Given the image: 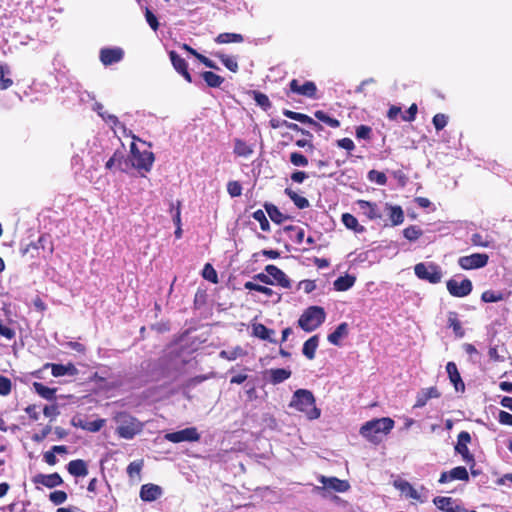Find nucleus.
Here are the masks:
<instances>
[{
    "label": "nucleus",
    "mask_w": 512,
    "mask_h": 512,
    "mask_svg": "<svg viewBox=\"0 0 512 512\" xmlns=\"http://www.w3.org/2000/svg\"><path fill=\"white\" fill-rule=\"evenodd\" d=\"M394 425V420L389 417L372 419L361 426L359 433L369 442L378 444L391 432Z\"/></svg>",
    "instance_id": "f257e3e1"
},
{
    "label": "nucleus",
    "mask_w": 512,
    "mask_h": 512,
    "mask_svg": "<svg viewBox=\"0 0 512 512\" xmlns=\"http://www.w3.org/2000/svg\"><path fill=\"white\" fill-rule=\"evenodd\" d=\"M289 406L298 412L303 413L307 419L316 420L320 417L321 411L316 406L313 393L307 389H298L294 392Z\"/></svg>",
    "instance_id": "f03ea898"
},
{
    "label": "nucleus",
    "mask_w": 512,
    "mask_h": 512,
    "mask_svg": "<svg viewBox=\"0 0 512 512\" xmlns=\"http://www.w3.org/2000/svg\"><path fill=\"white\" fill-rule=\"evenodd\" d=\"M326 319V313L320 306L308 307L300 316L298 325L306 332L316 330Z\"/></svg>",
    "instance_id": "7ed1b4c3"
},
{
    "label": "nucleus",
    "mask_w": 512,
    "mask_h": 512,
    "mask_svg": "<svg viewBox=\"0 0 512 512\" xmlns=\"http://www.w3.org/2000/svg\"><path fill=\"white\" fill-rule=\"evenodd\" d=\"M318 481L322 486H316L314 492L318 493L324 498L328 497L330 491L344 493L350 489V484L346 480H341L336 477L319 476Z\"/></svg>",
    "instance_id": "20e7f679"
},
{
    "label": "nucleus",
    "mask_w": 512,
    "mask_h": 512,
    "mask_svg": "<svg viewBox=\"0 0 512 512\" xmlns=\"http://www.w3.org/2000/svg\"><path fill=\"white\" fill-rule=\"evenodd\" d=\"M394 487L401 492L406 498H410L421 503L427 501L429 491L426 487L420 486L415 488L406 480H395L393 483Z\"/></svg>",
    "instance_id": "39448f33"
},
{
    "label": "nucleus",
    "mask_w": 512,
    "mask_h": 512,
    "mask_svg": "<svg viewBox=\"0 0 512 512\" xmlns=\"http://www.w3.org/2000/svg\"><path fill=\"white\" fill-rule=\"evenodd\" d=\"M414 272L419 279L432 284L439 283L443 277L441 268L434 263H418L414 267Z\"/></svg>",
    "instance_id": "423d86ee"
},
{
    "label": "nucleus",
    "mask_w": 512,
    "mask_h": 512,
    "mask_svg": "<svg viewBox=\"0 0 512 512\" xmlns=\"http://www.w3.org/2000/svg\"><path fill=\"white\" fill-rule=\"evenodd\" d=\"M131 154V162L135 168L139 170H144L146 172L151 170L154 162V155L151 151H139L136 148V145L133 143L131 145Z\"/></svg>",
    "instance_id": "0eeeda50"
},
{
    "label": "nucleus",
    "mask_w": 512,
    "mask_h": 512,
    "mask_svg": "<svg viewBox=\"0 0 512 512\" xmlns=\"http://www.w3.org/2000/svg\"><path fill=\"white\" fill-rule=\"evenodd\" d=\"M143 425L135 418L126 416L120 422L117 433L121 438L132 439L136 434L140 433Z\"/></svg>",
    "instance_id": "6e6552de"
},
{
    "label": "nucleus",
    "mask_w": 512,
    "mask_h": 512,
    "mask_svg": "<svg viewBox=\"0 0 512 512\" xmlns=\"http://www.w3.org/2000/svg\"><path fill=\"white\" fill-rule=\"evenodd\" d=\"M489 257L485 253H473L458 259L459 266L464 270L483 268L487 265Z\"/></svg>",
    "instance_id": "1a4fd4ad"
},
{
    "label": "nucleus",
    "mask_w": 512,
    "mask_h": 512,
    "mask_svg": "<svg viewBox=\"0 0 512 512\" xmlns=\"http://www.w3.org/2000/svg\"><path fill=\"white\" fill-rule=\"evenodd\" d=\"M164 438L172 443L196 442L200 439V434L195 427H189L180 431L167 433Z\"/></svg>",
    "instance_id": "9d476101"
},
{
    "label": "nucleus",
    "mask_w": 512,
    "mask_h": 512,
    "mask_svg": "<svg viewBox=\"0 0 512 512\" xmlns=\"http://www.w3.org/2000/svg\"><path fill=\"white\" fill-rule=\"evenodd\" d=\"M448 292L454 297H465L472 291V282L469 279H463L457 281L456 279H450L446 283Z\"/></svg>",
    "instance_id": "9b49d317"
},
{
    "label": "nucleus",
    "mask_w": 512,
    "mask_h": 512,
    "mask_svg": "<svg viewBox=\"0 0 512 512\" xmlns=\"http://www.w3.org/2000/svg\"><path fill=\"white\" fill-rule=\"evenodd\" d=\"M163 495V489L161 486L148 483L144 484L140 488L139 497L144 502H153L161 498Z\"/></svg>",
    "instance_id": "f8f14e48"
},
{
    "label": "nucleus",
    "mask_w": 512,
    "mask_h": 512,
    "mask_svg": "<svg viewBox=\"0 0 512 512\" xmlns=\"http://www.w3.org/2000/svg\"><path fill=\"white\" fill-rule=\"evenodd\" d=\"M32 482L38 487L39 485L45 486L47 488H55L60 486L63 483L62 477L58 473L52 474H36L32 478Z\"/></svg>",
    "instance_id": "ddd939ff"
},
{
    "label": "nucleus",
    "mask_w": 512,
    "mask_h": 512,
    "mask_svg": "<svg viewBox=\"0 0 512 512\" xmlns=\"http://www.w3.org/2000/svg\"><path fill=\"white\" fill-rule=\"evenodd\" d=\"M454 480L468 481L469 474L465 467L458 466L449 471L442 472L439 478V483L445 484Z\"/></svg>",
    "instance_id": "4468645a"
},
{
    "label": "nucleus",
    "mask_w": 512,
    "mask_h": 512,
    "mask_svg": "<svg viewBox=\"0 0 512 512\" xmlns=\"http://www.w3.org/2000/svg\"><path fill=\"white\" fill-rule=\"evenodd\" d=\"M123 56L124 51L120 47L104 48L100 51V60L105 66L120 62Z\"/></svg>",
    "instance_id": "2eb2a0df"
},
{
    "label": "nucleus",
    "mask_w": 512,
    "mask_h": 512,
    "mask_svg": "<svg viewBox=\"0 0 512 512\" xmlns=\"http://www.w3.org/2000/svg\"><path fill=\"white\" fill-rule=\"evenodd\" d=\"M356 205L360 212L366 216L369 220H377L382 218V212L378 205L373 202L358 200Z\"/></svg>",
    "instance_id": "dca6fc26"
},
{
    "label": "nucleus",
    "mask_w": 512,
    "mask_h": 512,
    "mask_svg": "<svg viewBox=\"0 0 512 512\" xmlns=\"http://www.w3.org/2000/svg\"><path fill=\"white\" fill-rule=\"evenodd\" d=\"M290 89L292 92L297 93L299 95H303L309 98H314L316 96L317 87L314 82L306 81L304 84H300L298 80L293 79L290 82Z\"/></svg>",
    "instance_id": "f3484780"
},
{
    "label": "nucleus",
    "mask_w": 512,
    "mask_h": 512,
    "mask_svg": "<svg viewBox=\"0 0 512 512\" xmlns=\"http://www.w3.org/2000/svg\"><path fill=\"white\" fill-rule=\"evenodd\" d=\"M265 271L270 275L271 279L275 282V284L283 288L291 287V281L289 280L287 275L275 265H267L265 267Z\"/></svg>",
    "instance_id": "a211bd4d"
},
{
    "label": "nucleus",
    "mask_w": 512,
    "mask_h": 512,
    "mask_svg": "<svg viewBox=\"0 0 512 512\" xmlns=\"http://www.w3.org/2000/svg\"><path fill=\"white\" fill-rule=\"evenodd\" d=\"M438 397H440V393L436 387L423 388L417 393L414 407H424L430 399Z\"/></svg>",
    "instance_id": "6ab92c4d"
},
{
    "label": "nucleus",
    "mask_w": 512,
    "mask_h": 512,
    "mask_svg": "<svg viewBox=\"0 0 512 512\" xmlns=\"http://www.w3.org/2000/svg\"><path fill=\"white\" fill-rule=\"evenodd\" d=\"M384 211L389 216L390 224L392 226H398L404 221V212L402 208L398 205H391L389 203H385Z\"/></svg>",
    "instance_id": "aec40b11"
},
{
    "label": "nucleus",
    "mask_w": 512,
    "mask_h": 512,
    "mask_svg": "<svg viewBox=\"0 0 512 512\" xmlns=\"http://www.w3.org/2000/svg\"><path fill=\"white\" fill-rule=\"evenodd\" d=\"M446 371L449 376L451 383L453 384L455 390L457 392H463L465 389L464 382L461 379L460 373L457 369V366L454 362H448L446 365Z\"/></svg>",
    "instance_id": "412c9836"
},
{
    "label": "nucleus",
    "mask_w": 512,
    "mask_h": 512,
    "mask_svg": "<svg viewBox=\"0 0 512 512\" xmlns=\"http://www.w3.org/2000/svg\"><path fill=\"white\" fill-rule=\"evenodd\" d=\"M169 56H170V60L172 62L174 69L178 73H180L188 82H192L191 75L187 70L186 61L174 51H171L169 53Z\"/></svg>",
    "instance_id": "4be33fe9"
},
{
    "label": "nucleus",
    "mask_w": 512,
    "mask_h": 512,
    "mask_svg": "<svg viewBox=\"0 0 512 512\" xmlns=\"http://www.w3.org/2000/svg\"><path fill=\"white\" fill-rule=\"evenodd\" d=\"M46 367H51V373L54 377H61L65 375L75 376L78 370L73 364H46Z\"/></svg>",
    "instance_id": "5701e85b"
},
{
    "label": "nucleus",
    "mask_w": 512,
    "mask_h": 512,
    "mask_svg": "<svg viewBox=\"0 0 512 512\" xmlns=\"http://www.w3.org/2000/svg\"><path fill=\"white\" fill-rule=\"evenodd\" d=\"M68 472L75 477H85L88 474V466L84 460H72L67 465Z\"/></svg>",
    "instance_id": "b1692460"
},
{
    "label": "nucleus",
    "mask_w": 512,
    "mask_h": 512,
    "mask_svg": "<svg viewBox=\"0 0 512 512\" xmlns=\"http://www.w3.org/2000/svg\"><path fill=\"white\" fill-rule=\"evenodd\" d=\"M348 331V324L343 322L337 326L335 331L328 335L327 339L331 344L339 346L342 340L347 337Z\"/></svg>",
    "instance_id": "393cba45"
},
{
    "label": "nucleus",
    "mask_w": 512,
    "mask_h": 512,
    "mask_svg": "<svg viewBox=\"0 0 512 512\" xmlns=\"http://www.w3.org/2000/svg\"><path fill=\"white\" fill-rule=\"evenodd\" d=\"M341 220L347 229L352 230L355 233L361 234L366 230L363 225L359 224L357 218L350 213L342 214Z\"/></svg>",
    "instance_id": "a878e982"
},
{
    "label": "nucleus",
    "mask_w": 512,
    "mask_h": 512,
    "mask_svg": "<svg viewBox=\"0 0 512 512\" xmlns=\"http://www.w3.org/2000/svg\"><path fill=\"white\" fill-rule=\"evenodd\" d=\"M268 375L272 384H279L290 378L291 371L285 368L270 369Z\"/></svg>",
    "instance_id": "bb28decb"
},
{
    "label": "nucleus",
    "mask_w": 512,
    "mask_h": 512,
    "mask_svg": "<svg viewBox=\"0 0 512 512\" xmlns=\"http://www.w3.org/2000/svg\"><path fill=\"white\" fill-rule=\"evenodd\" d=\"M355 281V276L346 274L344 276L337 278L334 281L333 286L336 291H347L355 284Z\"/></svg>",
    "instance_id": "cd10ccee"
},
{
    "label": "nucleus",
    "mask_w": 512,
    "mask_h": 512,
    "mask_svg": "<svg viewBox=\"0 0 512 512\" xmlns=\"http://www.w3.org/2000/svg\"><path fill=\"white\" fill-rule=\"evenodd\" d=\"M319 344V338L317 335L312 336L307 341H305L302 352L303 354L310 360L314 359L315 352Z\"/></svg>",
    "instance_id": "c85d7f7f"
},
{
    "label": "nucleus",
    "mask_w": 512,
    "mask_h": 512,
    "mask_svg": "<svg viewBox=\"0 0 512 512\" xmlns=\"http://www.w3.org/2000/svg\"><path fill=\"white\" fill-rule=\"evenodd\" d=\"M253 153V147L241 139L234 140V154L239 157H249Z\"/></svg>",
    "instance_id": "c756f323"
},
{
    "label": "nucleus",
    "mask_w": 512,
    "mask_h": 512,
    "mask_svg": "<svg viewBox=\"0 0 512 512\" xmlns=\"http://www.w3.org/2000/svg\"><path fill=\"white\" fill-rule=\"evenodd\" d=\"M33 388L40 397L46 400H53L55 398V388H49L40 382H34Z\"/></svg>",
    "instance_id": "7c9ffc66"
},
{
    "label": "nucleus",
    "mask_w": 512,
    "mask_h": 512,
    "mask_svg": "<svg viewBox=\"0 0 512 512\" xmlns=\"http://www.w3.org/2000/svg\"><path fill=\"white\" fill-rule=\"evenodd\" d=\"M252 330H253L254 336H256L262 340H268L270 342H274V340L271 338V335L274 334V331L268 329L263 324H260V323L253 324Z\"/></svg>",
    "instance_id": "2f4dec72"
},
{
    "label": "nucleus",
    "mask_w": 512,
    "mask_h": 512,
    "mask_svg": "<svg viewBox=\"0 0 512 512\" xmlns=\"http://www.w3.org/2000/svg\"><path fill=\"white\" fill-rule=\"evenodd\" d=\"M246 352L241 346H235L228 350H222L219 353V356L228 361H234L242 356H244Z\"/></svg>",
    "instance_id": "473e14b6"
},
{
    "label": "nucleus",
    "mask_w": 512,
    "mask_h": 512,
    "mask_svg": "<svg viewBox=\"0 0 512 512\" xmlns=\"http://www.w3.org/2000/svg\"><path fill=\"white\" fill-rule=\"evenodd\" d=\"M215 41L219 44L241 43L244 41V38L238 33H221L216 37Z\"/></svg>",
    "instance_id": "72a5a7b5"
},
{
    "label": "nucleus",
    "mask_w": 512,
    "mask_h": 512,
    "mask_svg": "<svg viewBox=\"0 0 512 512\" xmlns=\"http://www.w3.org/2000/svg\"><path fill=\"white\" fill-rule=\"evenodd\" d=\"M285 194L293 201L297 208L304 209L309 206V201L305 197L297 194L290 188L285 189Z\"/></svg>",
    "instance_id": "f704fd0d"
},
{
    "label": "nucleus",
    "mask_w": 512,
    "mask_h": 512,
    "mask_svg": "<svg viewBox=\"0 0 512 512\" xmlns=\"http://www.w3.org/2000/svg\"><path fill=\"white\" fill-rule=\"evenodd\" d=\"M505 299L501 291L486 290L481 295V300L485 303H496Z\"/></svg>",
    "instance_id": "c9c22d12"
},
{
    "label": "nucleus",
    "mask_w": 512,
    "mask_h": 512,
    "mask_svg": "<svg viewBox=\"0 0 512 512\" xmlns=\"http://www.w3.org/2000/svg\"><path fill=\"white\" fill-rule=\"evenodd\" d=\"M448 326L453 329L454 334L461 338L464 336V330L461 322L458 320L456 313H450L448 316Z\"/></svg>",
    "instance_id": "e433bc0d"
},
{
    "label": "nucleus",
    "mask_w": 512,
    "mask_h": 512,
    "mask_svg": "<svg viewBox=\"0 0 512 512\" xmlns=\"http://www.w3.org/2000/svg\"><path fill=\"white\" fill-rule=\"evenodd\" d=\"M9 75V67L6 65H0V89H7L13 84V81Z\"/></svg>",
    "instance_id": "4c0bfd02"
},
{
    "label": "nucleus",
    "mask_w": 512,
    "mask_h": 512,
    "mask_svg": "<svg viewBox=\"0 0 512 512\" xmlns=\"http://www.w3.org/2000/svg\"><path fill=\"white\" fill-rule=\"evenodd\" d=\"M202 77L204 81L207 83V85L210 87H219L224 81V79L221 76L211 71L204 72L202 74Z\"/></svg>",
    "instance_id": "58836bf2"
},
{
    "label": "nucleus",
    "mask_w": 512,
    "mask_h": 512,
    "mask_svg": "<svg viewBox=\"0 0 512 512\" xmlns=\"http://www.w3.org/2000/svg\"><path fill=\"white\" fill-rule=\"evenodd\" d=\"M433 503L436 507L442 511L450 512L452 510V505L454 504V500L451 497H435L433 499Z\"/></svg>",
    "instance_id": "ea45409f"
},
{
    "label": "nucleus",
    "mask_w": 512,
    "mask_h": 512,
    "mask_svg": "<svg viewBox=\"0 0 512 512\" xmlns=\"http://www.w3.org/2000/svg\"><path fill=\"white\" fill-rule=\"evenodd\" d=\"M244 287L247 289V290H254V291H257V292H260L268 297L272 296L274 294L273 290L271 288H268L266 286H262V285H259V284H256L254 282H251V281H248L245 283Z\"/></svg>",
    "instance_id": "a19ab883"
},
{
    "label": "nucleus",
    "mask_w": 512,
    "mask_h": 512,
    "mask_svg": "<svg viewBox=\"0 0 512 512\" xmlns=\"http://www.w3.org/2000/svg\"><path fill=\"white\" fill-rule=\"evenodd\" d=\"M143 467V461H133L127 467V473L131 479L140 478V473Z\"/></svg>",
    "instance_id": "79ce46f5"
},
{
    "label": "nucleus",
    "mask_w": 512,
    "mask_h": 512,
    "mask_svg": "<svg viewBox=\"0 0 512 512\" xmlns=\"http://www.w3.org/2000/svg\"><path fill=\"white\" fill-rule=\"evenodd\" d=\"M219 58L222 62V64L231 72H237L238 71V63L236 58L228 55H219Z\"/></svg>",
    "instance_id": "37998d69"
},
{
    "label": "nucleus",
    "mask_w": 512,
    "mask_h": 512,
    "mask_svg": "<svg viewBox=\"0 0 512 512\" xmlns=\"http://www.w3.org/2000/svg\"><path fill=\"white\" fill-rule=\"evenodd\" d=\"M93 109L102 117L108 124L115 125L117 123V118L114 115L107 114L103 111V105L100 103H95Z\"/></svg>",
    "instance_id": "c03bdc74"
},
{
    "label": "nucleus",
    "mask_w": 512,
    "mask_h": 512,
    "mask_svg": "<svg viewBox=\"0 0 512 512\" xmlns=\"http://www.w3.org/2000/svg\"><path fill=\"white\" fill-rule=\"evenodd\" d=\"M315 117L333 128L339 127L340 125V122L337 119L331 118L323 111H316Z\"/></svg>",
    "instance_id": "a18cd8bd"
},
{
    "label": "nucleus",
    "mask_w": 512,
    "mask_h": 512,
    "mask_svg": "<svg viewBox=\"0 0 512 512\" xmlns=\"http://www.w3.org/2000/svg\"><path fill=\"white\" fill-rule=\"evenodd\" d=\"M403 235L409 241H415L422 235V231L417 226H409L404 229Z\"/></svg>",
    "instance_id": "49530a36"
},
{
    "label": "nucleus",
    "mask_w": 512,
    "mask_h": 512,
    "mask_svg": "<svg viewBox=\"0 0 512 512\" xmlns=\"http://www.w3.org/2000/svg\"><path fill=\"white\" fill-rule=\"evenodd\" d=\"M368 179L378 185H384L387 182V177L383 172L371 170L368 173Z\"/></svg>",
    "instance_id": "de8ad7c7"
},
{
    "label": "nucleus",
    "mask_w": 512,
    "mask_h": 512,
    "mask_svg": "<svg viewBox=\"0 0 512 512\" xmlns=\"http://www.w3.org/2000/svg\"><path fill=\"white\" fill-rule=\"evenodd\" d=\"M432 123L437 131L442 130L448 124V116L443 113L434 115Z\"/></svg>",
    "instance_id": "09e8293b"
},
{
    "label": "nucleus",
    "mask_w": 512,
    "mask_h": 512,
    "mask_svg": "<svg viewBox=\"0 0 512 512\" xmlns=\"http://www.w3.org/2000/svg\"><path fill=\"white\" fill-rule=\"evenodd\" d=\"M290 162L297 167H305L308 165V159L299 152L291 153Z\"/></svg>",
    "instance_id": "8fccbe9b"
},
{
    "label": "nucleus",
    "mask_w": 512,
    "mask_h": 512,
    "mask_svg": "<svg viewBox=\"0 0 512 512\" xmlns=\"http://www.w3.org/2000/svg\"><path fill=\"white\" fill-rule=\"evenodd\" d=\"M253 218L260 223V227L263 231H268L270 228L269 221L267 220L265 213L262 210H256L253 213Z\"/></svg>",
    "instance_id": "3c124183"
},
{
    "label": "nucleus",
    "mask_w": 512,
    "mask_h": 512,
    "mask_svg": "<svg viewBox=\"0 0 512 512\" xmlns=\"http://www.w3.org/2000/svg\"><path fill=\"white\" fill-rule=\"evenodd\" d=\"M49 499L54 505H61L67 500V494L64 491L57 490L50 493Z\"/></svg>",
    "instance_id": "603ef678"
},
{
    "label": "nucleus",
    "mask_w": 512,
    "mask_h": 512,
    "mask_svg": "<svg viewBox=\"0 0 512 512\" xmlns=\"http://www.w3.org/2000/svg\"><path fill=\"white\" fill-rule=\"evenodd\" d=\"M455 450L457 453H459L462 456L463 460L466 463H470V462L474 461L473 455L470 453L468 446L456 444Z\"/></svg>",
    "instance_id": "864d4df0"
},
{
    "label": "nucleus",
    "mask_w": 512,
    "mask_h": 512,
    "mask_svg": "<svg viewBox=\"0 0 512 512\" xmlns=\"http://www.w3.org/2000/svg\"><path fill=\"white\" fill-rule=\"evenodd\" d=\"M202 274L205 279L211 281L212 283L218 282L217 273H216L215 269L210 264H206L204 266Z\"/></svg>",
    "instance_id": "5fc2aeb1"
},
{
    "label": "nucleus",
    "mask_w": 512,
    "mask_h": 512,
    "mask_svg": "<svg viewBox=\"0 0 512 512\" xmlns=\"http://www.w3.org/2000/svg\"><path fill=\"white\" fill-rule=\"evenodd\" d=\"M12 388L11 380L5 376H0V395L7 396Z\"/></svg>",
    "instance_id": "6e6d98bb"
},
{
    "label": "nucleus",
    "mask_w": 512,
    "mask_h": 512,
    "mask_svg": "<svg viewBox=\"0 0 512 512\" xmlns=\"http://www.w3.org/2000/svg\"><path fill=\"white\" fill-rule=\"evenodd\" d=\"M471 242L474 246L478 247H490L491 242L484 238L481 234H473L471 237Z\"/></svg>",
    "instance_id": "4d7b16f0"
},
{
    "label": "nucleus",
    "mask_w": 512,
    "mask_h": 512,
    "mask_svg": "<svg viewBox=\"0 0 512 512\" xmlns=\"http://www.w3.org/2000/svg\"><path fill=\"white\" fill-rule=\"evenodd\" d=\"M227 191L232 197L240 196L242 193V187L237 181H231L227 185Z\"/></svg>",
    "instance_id": "13d9d810"
},
{
    "label": "nucleus",
    "mask_w": 512,
    "mask_h": 512,
    "mask_svg": "<svg viewBox=\"0 0 512 512\" xmlns=\"http://www.w3.org/2000/svg\"><path fill=\"white\" fill-rule=\"evenodd\" d=\"M0 335L8 340L15 337L16 333L14 329L10 328L0 320Z\"/></svg>",
    "instance_id": "bf43d9fd"
},
{
    "label": "nucleus",
    "mask_w": 512,
    "mask_h": 512,
    "mask_svg": "<svg viewBox=\"0 0 512 512\" xmlns=\"http://www.w3.org/2000/svg\"><path fill=\"white\" fill-rule=\"evenodd\" d=\"M372 129L366 125H360L356 128V137L359 139H369Z\"/></svg>",
    "instance_id": "052dcab7"
},
{
    "label": "nucleus",
    "mask_w": 512,
    "mask_h": 512,
    "mask_svg": "<svg viewBox=\"0 0 512 512\" xmlns=\"http://www.w3.org/2000/svg\"><path fill=\"white\" fill-rule=\"evenodd\" d=\"M298 288L303 290L305 293H311L316 289V284L313 280H303L299 282Z\"/></svg>",
    "instance_id": "680f3d73"
},
{
    "label": "nucleus",
    "mask_w": 512,
    "mask_h": 512,
    "mask_svg": "<svg viewBox=\"0 0 512 512\" xmlns=\"http://www.w3.org/2000/svg\"><path fill=\"white\" fill-rule=\"evenodd\" d=\"M284 115L287 116L290 119L299 121L301 123H305L309 119V117L307 115H305V114L298 113V112H293V111H289V110H286L284 112Z\"/></svg>",
    "instance_id": "e2e57ef3"
},
{
    "label": "nucleus",
    "mask_w": 512,
    "mask_h": 512,
    "mask_svg": "<svg viewBox=\"0 0 512 512\" xmlns=\"http://www.w3.org/2000/svg\"><path fill=\"white\" fill-rule=\"evenodd\" d=\"M145 17H146V20H147L149 26L154 31H156L158 29V26H159V23H158V20H157L156 16L149 9H146Z\"/></svg>",
    "instance_id": "0e129e2a"
},
{
    "label": "nucleus",
    "mask_w": 512,
    "mask_h": 512,
    "mask_svg": "<svg viewBox=\"0 0 512 512\" xmlns=\"http://www.w3.org/2000/svg\"><path fill=\"white\" fill-rule=\"evenodd\" d=\"M417 111H418L417 105L414 103L409 107L406 114H404L402 116V119L404 121H408V122L414 121Z\"/></svg>",
    "instance_id": "69168bd1"
},
{
    "label": "nucleus",
    "mask_w": 512,
    "mask_h": 512,
    "mask_svg": "<svg viewBox=\"0 0 512 512\" xmlns=\"http://www.w3.org/2000/svg\"><path fill=\"white\" fill-rule=\"evenodd\" d=\"M337 145L347 151H352L355 148L354 142L350 138H342L337 141Z\"/></svg>",
    "instance_id": "338daca9"
},
{
    "label": "nucleus",
    "mask_w": 512,
    "mask_h": 512,
    "mask_svg": "<svg viewBox=\"0 0 512 512\" xmlns=\"http://www.w3.org/2000/svg\"><path fill=\"white\" fill-rule=\"evenodd\" d=\"M498 420L503 425L512 426V415L506 411H500Z\"/></svg>",
    "instance_id": "774afa93"
}]
</instances>
